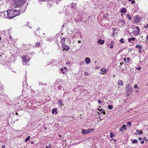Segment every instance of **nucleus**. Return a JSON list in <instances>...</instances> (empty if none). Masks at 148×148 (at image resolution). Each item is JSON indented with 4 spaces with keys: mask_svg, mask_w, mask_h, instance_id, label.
<instances>
[{
    "mask_svg": "<svg viewBox=\"0 0 148 148\" xmlns=\"http://www.w3.org/2000/svg\"><path fill=\"white\" fill-rule=\"evenodd\" d=\"M8 18L9 19H12L17 16L19 15L20 11L19 10L10 9L7 12Z\"/></svg>",
    "mask_w": 148,
    "mask_h": 148,
    "instance_id": "nucleus-1",
    "label": "nucleus"
},
{
    "mask_svg": "<svg viewBox=\"0 0 148 148\" xmlns=\"http://www.w3.org/2000/svg\"><path fill=\"white\" fill-rule=\"evenodd\" d=\"M25 0H13V5L15 7H19L23 5Z\"/></svg>",
    "mask_w": 148,
    "mask_h": 148,
    "instance_id": "nucleus-2",
    "label": "nucleus"
},
{
    "mask_svg": "<svg viewBox=\"0 0 148 148\" xmlns=\"http://www.w3.org/2000/svg\"><path fill=\"white\" fill-rule=\"evenodd\" d=\"M133 88L132 87L130 86V84H127V86L126 88V90L127 92V96H129L132 94L133 92Z\"/></svg>",
    "mask_w": 148,
    "mask_h": 148,
    "instance_id": "nucleus-3",
    "label": "nucleus"
},
{
    "mask_svg": "<svg viewBox=\"0 0 148 148\" xmlns=\"http://www.w3.org/2000/svg\"><path fill=\"white\" fill-rule=\"evenodd\" d=\"M94 129L92 128L88 129L87 130L82 129L81 132V133L82 134H87L90 133L94 131Z\"/></svg>",
    "mask_w": 148,
    "mask_h": 148,
    "instance_id": "nucleus-4",
    "label": "nucleus"
},
{
    "mask_svg": "<svg viewBox=\"0 0 148 148\" xmlns=\"http://www.w3.org/2000/svg\"><path fill=\"white\" fill-rule=\"evenodd\" d=\"M22 61L23 62V63H25L26 64V63L28 62L30 60L29 57L28 56H24L22 58Z\"/></svg>",
    "mask_w": 148,
    "mask_h": 148,
    "instance_id": "nucleus-5",
    "label": "nucleus"
},
{
    "mask_svg": "<svg viewBox=\"0 0 148 148\" xmlns=\"http://www.w3.org/2000/svg\"><path fill=\"white\" fill-rule=\"evenodd\" d=\"M125 19H122L119 20L118 23L119 25L121 27H124L125 25Z\"/></svg>",
    "mask_w": 148,
    "mask_h": 148,
    "instance_id": "nucleus-6",
    "label": "nucleus"
},
{
    "mask_svg": "<svg viewBox=\"0 0 148 148\" xmlns=\"http://www.w3.org/2000/svg\"><path fill=\"white\" fill-rule=\"evenodd\" d=\"M126 129V125H122V127H120L119 129V131H123L124 130H125Z\"/></svg>",
    "mask_w": 148,
    "mask_h": 148,
    "instance_id": "nucleus-7",
    "label": "nucleus"
},
{
    "mask_svg": "<svg viewBox=\"0 0 148 148\" xmlns=\"http://www.w3.org/2000/svg\"><path fill=\"white\" fill-rule=\"evenodd\" d=\"M106 72V70L104 68H103L101 69L100 74H104Z\"/></svg>",
    "mask_w": 148,
    "mask_h": 148,
    "instance_id": "nucleus-8",
    "label": "nucleus"
},
{
    "mask_svg": "<svg viewBox=\"0 0 148 148\" xmlns=\"http://www.w3.org/2000/svg\"><path fill=\"white\" fill-rule=\"evenodd\" d=\"M63 48L66 51H68L70 49V47L66 45L65 44L62 46Z\"/></svg>",
    "mask_w": 148,
    "mask_h": 148,
    "instance_id": "nucleus-9",
    "label": "nucleus"
},
{
    "mask_svg": "<svg viewBox=\"0 0 148 148\" xmlns=\"http://www.w3.org/2000/svg\"><path fill=\"white\" fill-rule=\"evenodd\" d=\"M100 44H103L104 42V40H102L101 39H99L97 41Z\"/></svg>",
    "mask_w": 148,
    "mask_h": 148,
    "instance_id": "nucleus-10",
    "label": "nucleus"
},
{
    "mask_svg": "<svg viewBox=\"0 0 148 148\" xmlns=\"http://www.w3.org/2000/svg\"><path fill=\"white\" fill-rule=\"evenodd\" d=\"M85 61L87 64H88L90 62V60L89 58H86L85 59Z\"/></svg>",
    "mask_w": 148,
    "mask_h": 148,
    "instance_id": "nucleus-11",
    "label": "nucleus"
},
{
    "mask_svg": "<svg viewBox=\"0 0 148 148\" xmlns=\"http://www.w3.org/2000/svg\"><path fill=\"white\" fill-rule=\"evenodd\" d=\"M57 109L56 108H53L52 110V113L53 114H54L55 112V114H57L58 113V112H57Z\"/></svg>",
    "mask_w": 148,
    "mask_h": 148,
    "instance_id": "nucleus-12",
    "label": "nucleus"
},
{
    "mask_svg": "<svg viewBox=\"0 0 148 148\" xmlns=\"http://www.w3.org/2000/svg\"><path fill=\"white\" fill-rule=\"evenodd\" d=\"M126 11H127V10H126V9L125 8H123L122 9H121L120 12L122 13H125V12H126Z\"/></svg>",
    "mask_w": 148,
    "mask_h": 148,
    "instance_id": "nucleus-13",
    "label": "nucleus"
},
{
    "mask_svg": "<svg viewBox=\"0 0 148 148\" xmlns=\"http://www.w3.org/2000/svg\"><path fill=\"white\" fill-rule=\"evenodd\" d=\"M117 83L119 85L122 86L123 85V82L122 80H119Z\"/></svg>",
    "mask_w": 148,
    "mask_h": 148,
    "instance_id": "nucleus-14",
    "label": "nucleus"
},
{
    "mask_svg": "<svg viewBox=\"0 0 148 148\" xmlns=\"http://www.w3.org/2000/svg\"><path fill=\"white\" fill-rule=\"evenodd\" d=\"M136 132L138 133L139 134H142L143 133V130H136Z\"/></svg>",
    "mask_w": 148,
    "mask_h": 148,
    "instance_id": "nucleus-15",
    "label": "nucleus"
},
{
    "mask_svg": "<svg viewBox=\"0 0 148 148\" xmlns=\"http://www.w3.org/2000/svg\"><path fill=\"white\" fill-rule=\"evenodd\" d=\"M65 38H63L62 39V40H61V42L62 43V46L63 45H64V44H65L64 42H65Z\"/></svg>",
    "mask_w": 148,
    "mask_h": 148,
    "instance_id": "nucleus-16",
    "label": "nucleus"
},
{
    "mask_svg": "<svg viewBox=\"0 0 148 148\" xmlns=\"http://www.w3.org/2000/svg\"><path fill=\"white\" fill-rule=\"evenodd\" d=\"M136 39V38L134 37H132L131 38H129L128 39V41L129 42H130L132 40L134 41Z\"/></svg>",
    "mask_w": 148,
    "mask_h": 148,
    "instance_id": "nucleus-17",
    "label": "nucleus"
},
{
    "mask_svg": "<svg viewBox=\"0 0 148 148\" xmlns=\"http://www.w3.org/2000/svg\"><path fill=\"white\" fill-rule=\"evenodd\" d=\"M58 103L59 105H60L61 106L62 105H63V104L62 103V100H58Z\"/></svg>",
    "mask_w": 148,
    "mask_h": 148,
    "instance_id": "nucleus-18",
    "label": "nucleus"
},
{
    "mask_svg": "<svg viewBox=\"0 0 148 148\" xmlns=\"http://www.w3.org/2000/svg\"><path fill=\"white\" fill-rule=\"evenodd\" d=\"M136 48H139V49L140 50V49H141L142 48V46L139 45H137L136 46Z\"/></svg>",
    "mask_w": 148,
    "mask_h": 148,
    "instance_id": "nucleus-19",
    "label": "nucleus"
},
{
    "mask_svg": "<svg viewBox=\"0 0 148 148\" xmlns=\"http://www.w3.org/2000/svg\"><path fill=\"white\" fill-rule=\"evenodd\" d=\"M138 143V141L136 139H134L132 141V143L133 144L137 143Z\"/></svg>",
    "mask_w": 148,
    "mask_h": 148,
    "instance_id": "nucleus-20",
    "label": "nucleus"
},
{
    "mask_svg": "<svg viewBox=\"0 0 148 148\" xmlns=\"http://www.w3.org/2000/svg\"><path fill=\"white\" fill-rule=\"evenodd\" d=\"M40 43H39V42H36V44H35V47H40Z\"/></svg>",
    "mask_w": 148,
    "mask_h": 148,
    "instance_id": "nucleus-21",
    "label": "nucleus"
},
{
    "mask_svg": "<svg viewBox=\"0 0 148 148\" xmlns=\"http://www.w3.org/2000/svg\"><path fill=\"white\" fill-rule=\"evenodd\" d=\"M71 7L73 8L74 9L75 8V5L74 3H72L71 4Z\"/></svg>",
    "mask_w": 148,
    "mask_h": 148,
    "instance_id": "nucleus-22",
    "label": "nucleus"
},
{
    "mask_svg": "<svg viewBox=\"0 0 148 148\" xmlns=\"http://www.w3.org/2000/svg\"><path fill=\"white\" fill-rule=\"evenodd\" d=\"M108 108L110 110H112L113 108V106L111 105H109L108 106Z\"/></svg>",
    "mask_w": 148,
    "mask_h": 148,
    "instance_id": "nucleus-23",
    "label": "nucleus"
},
{
    "mask_svg": "<svg viewBox=\"0 0 148 148\" xmlns=\"http://www.w3.org/2000/svg\"><path fill=\"white\" fill-rule=\"evenodd\" d=\"M30 138V136H28L27 137L25 140V142H27L28 140H29Z\"/></svg>",
    "mask_w": 148,
    "mask_h": 148,
    "instance_id": "nucleus-24",
    "label": "nucleus"
},
{
    "mask_svg": "<svg viewBox=\"0 0 148 148\" xmlns=\"http://www.w3.org/2000/svg\"><path fill=\"white\" fill-rule=\"evenodd\" d=\"M120 42L121 43H125V42L124 41V40L123 38H121L120 40Z\"/></svg>",
    "mask_w": 148,
    "mask_h": 148,
    "instance_id": "nucleus-25",
    "label": "nucleus"
},
{
    "mask_svg": "<svg viewBox=\"0 0 148 148\" xmlns=\"http://www.w3.org/2000/svg\"><path fill=\"white\" fill-rule=\"evenodd\" d=\"M60 71H62V73L63 74L65 73V71H63V69L62 68H61L60 69Z\"/></svg>",
    "mask_w": 148,
    "mask_h": 148,
    "instance_id": "nucleus-26",
    "label": "nucleus"
},
{
    "mask_svg": "<svg viewBox=\"0 0 148 148\" xmlns=\"http://www.w3.org/2000/svg\"><path fill=\"white\" fill-rule=\"evenodd\" d=\"M114 136V135L111 132L110 133V138H112Z\"/></svg>",
    "mask_w": 148,
    "mask_h": 148,
    "instance_id": "nucleus-27",
    "label": "nucleus"
},
{
    "mask_svg": "<svg viewBox=\"0 0 148 148\" xmlns=\"http://www.w3.org/2000/svg\"><path fill=\"white\" fill-rule=\"evenodd\" d=\"M136 29H137V30H138V32L136 34V35H138V34H139V29H140L138 27H136Z\"/></svg>",
    "mask_w": 148,
    "mask_h": 148,
    "instance_id": "nucleus-28",
    "label": "nucleus"
},
{
    "mask_svg": "<svg viewBox=\"0 0 148 148\" xmlns=\"http://www.w3.org/2000/svg\"><path fill=\"white\" fill-rule=\"evenodd\" d=\"M39 86H40L41 85H46V84H42L41 82H39Z\"/></svg>",
    "mask_w": 148,
    "mask_h": 148,
    "instance_id": "nucleus-29",
    "label": "nucleus"
},
{
    "mask_svg": "<svg viewBox=\"0 0 148 148\" xmlns=\"http://www.w3.org/2000/svg\"><path fill=\"white\" fill-rule=\"evenodd\" d=\"M127 17H128V18L129 20H131L132 18L130 16L129 14H127Z\"/></svg>",
    "mask_w": 148,
    "mask_h": 148,
    "instance_id": "nucleus-30",
    "label": "nucleus"
},
{
    "mask_svg": "<svg viewBox=\"0 0 148 148\" xmlns=\"http://www.w3.org/2000/svg\"><path fill=\"white\" fill-rule=\"evenodd\" d=\"M88 74H89L88 73L86 72H85L84 73V75H85L86 76H88Z\"/></svg>",
    "mask_w": 148,
    "mask_h": 148,
    "instance_id": "nucleus-31",
    "label": "nucleus"
},
{
    "mask_svg": "<svg viewBox=\"0 0 148 148\" xmlns=\"http://www.w3.org/2000/svg\"><path fill=\"white\" fill-rule=\"evenodd\" d=\"M127 125H130V126L131 125V123L130 122H129L127 123Z\"/></svg>",
    "mask_w": 148,
    "mask_h": 148,
    "instance_id": "nucleus-32",
    "label": "nucleus"
},
{
    "mask_svg": "<svg viewBox=\"0 0 148 148\" xmlns=\"http://www.w3.org/2000/svg\"><path fill=\"white\" fill-rule=\"evenodd\" d=\"M144 27L145 29H146L147 28H148V24H146V25H145Z\"/></svg>",
    "mask_w": 148,
    "mask_h": 148,
    "instance_id": "nucleus-33",
    "label": "nucleus"
},
{
    "mask_svg": "<svg viewBox=\"0 0 148 148\" xmlns=\"http://www.w3.org/2000/svg\"><path fill=\"white\" fill-rule=\"evenodd\" d=\"M148 35H147L146 37V40H145V41L146 42H148Z\"/></svg>",
    "mask_w": 148,
    "mask_h": 148,
    "instance_id": "nucleus-34",
    "label": "nucleus"
},
{
    "mask_svg": "<svg viewBox=\"0 0 148 148\" xmlns=\"http://www.w3.org/2000/svg\"><path fill=\"white\" fill-rule=\"evenodd\" d=\"M30 102V101L29 100H27L26 101H25V104L27 103H29Z\"/></svg>",
    "mask_w": 148,
    "mask_h": 148,
    "instance_id": "nucleus-35",
    "label": "nucleus"
},
{
    "mask_svg": "<svg viewBox=\"0 0 148 148\" xmlns=\"http://www.w3.org/2000/svg\"><path fill=\"white\" fill-rule=\"evenodd\" d=\"M98 110L99 111L100 110L101 112H102L104 111V110H103V109H101L100 110L99 108H98Z\"/></svg>",
    "mask_w": 148,
    "mask_h": 148,
    "instance_id": "nucleus-36",
    "label": "nucleus"
},
{
    "mask_svg": "<svg viewBox=\"0 0 148 148\" xmlns=\"http://www.w3.org/2000/svg\"><path fill=\"white\" fill-rule=\"evenodd\" d=\"M138 86L136 84V85H135L134 86V87L135 88H138Z\"/></svg>",
    "mask_w": 148,
    "mask_h": 148,
    "instance_id": "nucleus-37",
    "label": "nucleus"
},
{
    "mask_svg": "<svg viewBox=\"0 0 148 148\" xmlns=\"http://www.w3.org/2000/svg\"><path fill=\"white\" fill-rule=\"evenodd\" d=\"M135 2V1H132L131 2V3L132 4H133Z\"/></svg>",
    "mask_w": 148,
    "mask_h": 148,
    "instance_id": "nucleus-38",
    "label": "nucleus"
},
{
    "mask_svg": "<svg viewBox=\"0 0 148 148\" xmlns=\"http://www.w3.org/2000/svg\"><path fill=\"white\" fill-rule=\"evenodd\" d=\"M143 139H144V140L145 141H148V140L147 139H146L145 137H144L143 138Z\"/></svg>",
    "mask_w": 148,
    "mask_h": 148,
    "instance_id": "nucleus-39",
    "label": "nucleus"
},
{
    "mask_svg": "<svg viewBox=\"0 0 148 148\" xmlns=\"http://www.w3.org/2000/svg\"><path fill=\"white\" fill-rule=\"evenodd\" d=\"M98 103H101V100H100V99H99V100H98Z\"/></svg>",
    "mask_w": 148,
    "mask_h": 148,
    "instance_id": "nucleus-40",
    "label": "nucleus"
},
{
    "mask_svg": "<svg viewBox=\"0 0 148 148\" xmlns=\"http://www.w3.org/2000/svg\"><path fill=\"white\" fill-rule=\"evenodd\" d=\"M116 29L115 28H113V32H114L116 31Z\"/></svg>",
    "mask_w": 148,
    "mask_h": 148,
    "instance_id": "nucleus-41",
    "label": "nucleus"
},
{
    "mask_svg": "<svg viewBox=\"0 0 148 148\" xmlns=\"http://www.w3.org/2000/svg\"><path fill=\"white\" fill-rule=\"evenodd\" d=\"M144 143V141L143 140H142L141 141V143L142 144H143Z\"/></svg>",
    "mask_w": 148,
    "mask_h": 148,
    "instance_id": "nucleus-42",
    "label": "nucleus"
},
{
    "mask_svg": "<svg viewBox=\"0 0 148 148\" xmlns=\"http://www.w3.org/2000/svg\"><path fill=\"white\" fill-rule=\"evenodd\" d=\"M110 48H111V49H112L113 48V46L112 45H111L110 46Z\"/></svg>",
    "mask_w": 148,
    "mask_h": 148,
    "instance_id": "nucleus-43",
    "label": "nucleus"
},
{
    "mask_svg": "<svg viewBox=\"0 0 148 148\" xmlns=\"http://www.w3.org/2000/svg\"><path fill=\"white\" fill-rule=\"evenodd\" d=\"M28 26L30 28H31L32 27V26L31 25H28Z\"/></svg>",
    "mask_w": 148,
    "mask_h": 148,
    "instance_id": "nucleus-44",
    "label": "nucleus"
},
{
    "mask_svg": "<svg viewBox=\"0 0 148 148\" xmlns=\"http://www.w3.org/2000/svg\"><path fill=\"white\" fill-rule=\"evenodd\" d=\"M142 139V138L141 137H140L138 138V140H141Z\"/></svg>",
    "mask_w": 148,
    "mask_h": 148,
    "instance_id": "nucleus-45",
    "label": "nucleus"
},
{
    "mask_svg": "<svg viewBox=\"0 0 148 148\" xmlns=\"http://www.w3.org/2000/svg\"><path fill=\"white\" fill-rule=\"evenodd\" d=\"M84 63V62H80V65H82V64Z\"/></svg>",
    "mask_w": 148,
    "mask_h": 148,
    "instance_id": "nucleus-46",
    "label": "nucleus"
},
{
    "mask_svg": "<svg viewBox=\"0 0 148 148\" xmlns=\"http://www.w3.org/2000/svg\"><path fill=\"white\" fill-rule=\"evenodd\" d=\"M5 146L4 145H3L2 146V148H5Z\"/></svg>",
    "mask_w": 148,
    "mask_h": 148,
    "instance_id": "nucleus-47",
    "label": "nucleus"
},
{
    "mask_svg": "<svg viewBox=\"0 0 148 148\" xmlns=\"http://www.w3.org/2000/svg\"><path fill=\"white\" fill-rule=\"evenodd\" d=\"M130 60V58H127V60L128 61H129Z\"/></svg>",
    "mask_w": 148,
    "mask_h": 148,
    "instance_id": "nucleus-48",
    "label": "nucleus"
},
{
    "mask_svg": "<svg viewBox=\"0 0 148 148\" xmlns=\"http://www.w3.org/2000/svg\"><path fill=\"white\" fill-rule=\"evenodd\" d=\"M51 146H52L50 144V145H49V147H50V148H51Z\"/></svg>",
    "mask_w": 148,
    "mask_h": 148,
    "instance_id": "nucleus-49",
    "label": "nucleus"
},
{
    "mask_svg": "<svg viewBox=\"0 0 148 148\" xmlns=\"http://www.w3.org/2000/svg\"><path fill=\"white\" fill-rule=\"evenodd\" d=\"M123 60L124 61H126V58H124V59H123Z\"/></svg>",
    "mask_w": 148,
    "mask_h": 148,
    "instance_id": "nucleus-50",
    "label": "nucleus"
},
{
    "mask_svg": "<svg viewBox=\"0 0 148 148\" xmlns=\"http://www.w3.org/2000/svg\"><path fill=\"white\" fill-rule=\"evenodd\" d=\"M102 112L104 114H106V112L104 111H103Z\"/></svg>",
    "mask_w": 148,
    "mask_h": 148,
    "instance_id": "nucleus-51",
    "label": "nucleus"
},
{
    "mask_svg": "<svg viewBox=\"0 0 148 148\" xmlns=\"http://www.w3.org/2000/svg\"><path fill=\"white\" fill-rule=\"evenodd\" d=\"M29 22H27L26 23V25H27L28 26V25H29Z\"/></svg>",
    "mask_w": 148,
    "mask_h": 148,
    "instance_id": "nucleus-52",
    "label": "nucleus"
},
{
    "mask_svg": "<svg viewBox=\"0 0 148 148\" xmlns=\"http://www.w3.org/2000/svg\"><path fill=\"white\" fill-rule=\"evenodd\" d=\"M141 69L140 67H139L138 69H137L138 70H139Z\"/></svg>",
    "mask_w": 148,
    "mask_h": 148,
    "instance_id": "nucleus-53",
    "label": "nucleus"
},
{
    "mask_svg": "<svg viewBox=\"0 0 148 148\" xmlns=\"http://www.w3.org/2000/svg\"><path fill=\"white\" fill-rule=\"evenodd\" d=\"M15 114H16V115H18V112H16V113H15Z\"/></svg>",
    "mask_w": 148,
    "mask_h": 148,
    "instance_id": "nucleus-54",
    "label": "nucleus"
},
{
    "mask_svg": "<svg viewBox=\"0 0 148 148\" xmlns=\"http://www.w3.org/2000/svg\"><path fill=\"white\" fill-rule=\"evenodd\" d=\"M123 64V62H122V63H120V64L121 65H122V64Z\"/></svg>",
    "mask_w": 148,
    "mask_h": 148,
    "instance_id": "nucleus-55",
    "label": "nucleus"
},
{
    "mask_svg": "<svg viewBox=\"0 0 148 148\" xmlns=\"http://www.w3.org/2000/svg\"><path fill=\"white\" fill-rule=\"evenodd\" d=\"M111 43L112 44V45L113 43H114V41H111Z\"/></svg>",
    "mask_w": 148,
    "mask_h": 148,
    "instance_id": "nucleus-56",
    "label": "nucleus"
},
{
    "mask_svg": "<svg viewBox=\"0 0 148 148\" xmlns=\"http://www.w3.org/2000/svg\"><path fill=\"white\" fill-rule=\"evenodd\" d=\"M78 42L79 43H80L81 42V41L80 40H78Z\"/></svg>",
    "mask_w": 148,
    "mask_h": 148,
    "instance_id": "nucleus-57",
    "label": "nucleus"
},
{
    "mask_svg": "<svg viewBox=\"0 0 148 148\" xmlns=\"http://www.w3.org/2000/svg\"><path fill=\"white\" fill-rule=\"evenodd\" d=\"M45 148H49V147L48 146H46Z\"/></svg>",
    "mask_w": 148,
    "mask_h": 148,
    "instance_id": "nucleus-58",
    "label": "nucleus"
},
{
    "mask_svg": "<svg viewBox=\"0 0 148 148\" xmlns=\"http://www.w3.org/2000/svg\"><path fill=\"white\" fill-rule=\"evenodd\" d=\"M114 141L115 142H116V139H114Z\"/></svg>",
    "mask_w": 148,
    "mask_h": 148,
    "instance_id": "nucleus-59",
    "label": "nucleus"
},
{
    "mask_svg": "<svg viewBox=\"0 0 148 148\" xmlns=\"http://www.w3.org/2000/svg\"><path fill=\"white\" fill-rule=\"evenodd\" d=\"M96 69H99V67L98 66L97 67H96L95 68Z\"/></svg>",
    "mask_w": 148,
    "mask_h": 148,
    "instance_id": "nucleus-60",
    "label": "nucleus"
},
{
    "mask_svg": "<svg viewBox=\"0 0 148 148\" xmlns=\"http://www.w3.org/2000/svg\"><path fill=\"white\" fill-rule=\"evenodd\" d=\"M40 28L39 27H38L37 28V30H38L40 29Z\"/></svg>",
    "mask_w": 148,
    "mask_h": 148,
    "instance_id": "nucleus-61",
    "label": "nucleus"
},
{
    "mask_svg": "<svg viewBox=\"0 0 148 148\" xmlns=\"http://www.w3.org/2000/svg\"><path fill=\"white\" fill-rule=\"evenodd\" d=\"M31 143H32V144H33L34 143V142L33 141H32L31 142Z\"/></svg>",
    "mask_w": 148,
    "mask_h": 148,
    "instance_id": "nucleus-62",
    "label": "nucleus"
},
{
    "mask_svg": "<svg viewBox=\"0 0 148 148\" xmlns=\"http://www.w3.org/2000/svg\"><path fill=\"white\" fill-rule=\"evenodd\" d=\"M128 1H130H130H132V0H128Z\"/></svg>",
    "mask_w": 148,
    "mask_h": 148,
    "instance_id": "nucleus-63",
    "label": "nucleus"
},
{
    "mask_svg": "<svg viewBox=\"0 0 148 148\" xmlns=\"http://www.w3.org/2000/svg\"><path fill=\"white\" fill-rule=\"evenodd\" d=\"M64 69H66V67H64Z\"/></svg>",
    "mask_w": 148,
    "mask_h": 148,
    "instance_id": "nucleus-64",
    "label": "nucleus"
}]
</instances>
